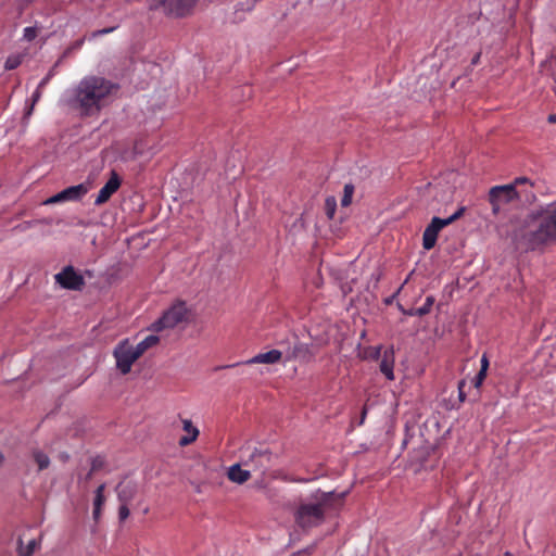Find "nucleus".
<instances>
[{
	"label": "nucleus",
	"mask_w": 556,
	"mask_h": 556,
	"mask_svg": "<svg viewBox=\"0 0 556 556\" xmlns=\"http://www.w3.org/2000/svg\"><path fill=\"white\" fill-rule=\"evenodd\" d=\"M22 61H23V55L12 54V55L8 56V59L5 60L4 68L7 71L15 70L22 64Z\"/></svg>",
	"instance_id": "25"
},
{
	"label": "nucleus",
	"mask_w": 556,
	"mask_h": 556,
	"mask_svg": "<svg viewBox=\"0 0 556 556\" xmlns=\"http://www.w3.org/2000/svg\"><path fill=\"white\" fill-rule=\"evenodd\" d=\"M240 364H241V363H238V364H233V365H226V366H224V368H230V367H235V366H238V365H240Z\"/></svg>",
	"instance_id": "43"
},
{
	"label": "nucleus",
	"mask_w": 556,
	"mask_h": 556,
	"mask_svg": "<svg viewBox=\"0 0 556 556\" xmlns=\"http://www.w3.org/2000/svg\"><path fill=\"white\" fill-rule=\"evenodd\" d=\"M118 89L117 84L103 76L88 75L65 92L63 102L80 116L91 117L113 101Z\"/></svg>",
	"instance_id": "1"
},
{
	"label": "nucleus",
	"mask_w": 556,
	"mask_h": 556,
	"mask_svg": "<svg viewBox=\"0 0 556 556\" xmlns=\"http://www.w3.org/2000/svg\"><path fill=\"white\" fill-rule=\"evenodd\" d=\"M151 141H116L113 147L117 157L123 162L147 163L155 154L156 149Z\"/></svg>",
	"instance_id": "5"
},
{
	"label": "nucleus",
	"mask_w": 556,
	"mask_h": 556,
	"mask_svg": "<svg viewBox=\"0 0 556 556\" xmlns=\"http://www.w3.org/2000/svg\"><path fill=\"white\" fill-rule=\"evenodd\" d=\"M116 492L121 503H130L137 493V485L134 482H122L117 485Z\"/></svg>",
	"instance_id": "17"
},
{
	"label": "nucleus",
	"mask_w": 556,
	"mask_h": 556,
	"mask_svg": "<svg viewBox=\"0 0 556 556\" xmlns=\"http://www.w3.org/2000/svg\"><path fill=\"white\" fill-rule=\"evenodd\" d=\"M36 548H37V541L30 540L25 547H23L22 545L20 546V555L21 556H33Z\"/></svg>",
	"instance_id": "27"
},
{
	"label": "nucleus",
	"mask_w": 556,
	"mask_h": 556,
	"mask_svg": "<svg viewBox=\"0 0 556 556\" xmlns=\"http://www.w3.org/2000/svg\"><path fill=\"white\" fill-rule=\"evenodd\" d=\"M198 0H153L152 9H161L166 15L185 17L191 14Z\"/></svg>",
	"instance_id": "9"
},
{
	"label": "nucleus",
	"mask_w": 556,
	"mask_h": 556,
	"mask_svg": "<svg viewBox=\"0 0 556 556\" xmlns=\"http://www.w3.org/2000/svg\"><path fill=\"white\" fill-rule=\"evenodd\" d=\"M354 186L352 184H345L343 188V197L341 199V205L343 207L349 206L352 203L353 194H354Z\"/></svg>",
	"instance_id": "23"
},
{
	"label": "nucleus",
	"mask_w": 556,
	"mask_h": 556,
	"mask_svg": "<svg viewBox=\"0 0 556 556\" xmlns=\"http://www.w3.org/2000/svg\"><path fill=\"white\" fill-rule=\"evenodd\" d=\"M105 465V460L102 456H96L91 460V472L101 470Z\"/></svg>",
	"instance_id": "28"
},
{
	"label": "nucleus",
	"mask_w": 556,
	"mask_h": 556,
	"mask_svg": "<svg viewBox=\"0 0 556 556\" xmlns=\"http://www.w3.org/2000/svg\"><path fill=\"white\" fill-rule=\"evenodd\" d=\"M51 77H52V74L50 72L46 77H43L41 79V81L39 83L38 87L43 89L48 85V83L50 81Z\"/></svg>",
	"instance_id": "34"
},
{
	"label": "nucleus",
	"mask_w": 556,
	"mask_h": 556,
	"mask_svg": "<svg viewBox=\"0 0 556 556\" xmlns=\"http://www.w3.org/2000/svg\"><path fill=\"white\" fill-rule=\"evenodd\" d=\"M325 213L329 219H332L337 210V200L334 197H327L324 205Z\"/></svg>",
	"instance_id": "24"
},
{
	"label": "nucleus",
	"mask_w": 556,
	"mask_h": 556,
	"mask_svg": "<svg viewBox=\"0 0 556 556\" xmlns=\"http://www.w3.org/2000/svg\"><path fill=\"white\" fill-rule=\"evenodd\" d=\"M270 462L271 453L268 450H255L244 465L252 466L255 471L264 475L269 468Z\"/></svg>",
	"instance_id": "13"
},
{
	"label": "nucleus",
	"mask_w": 556,
	"mask_h": 556,
	"mask_svg": "<svg viewBox=\"0 0 556 556\" xmlns=\"http://www.w3.org/2000/svg\"><path fill=\"white\" fill-rule=\"evenodd\" d=\"M227 477L231 482L242 484L250 479L251 473L249 470L242 469L240 464H233L228 468Z\"/></svg>",
	"instance_id": "19"
},
{
	"label": "nucleus",
	"mask_w": 556,
	"mask_h": 556,
	"mask_svg": "<svg viewBox=\"0 0 556 556\" xmlns=\"http://www.w3.org/2000/svg\"><path fill=\"white\" fill-rule=\"evenodd\" d=\"M480 363H481L480 370L486 372L488 368H489V359L485 354L482 355Z\"/></svg>",
	"instance_id": "33"
},
{
	"label": "nucleus",
	"mask_w": 556,
	"mask_h": 556,
	"mask_svg": "<svg viewBox=\"0 0 556 556\" xmlns=\"http://www.w3.org/2000/svg\"><path fill=\"white\" fill-rule=\"evenodd\" d=\"M366 416H367V405H364L363 409H362V413H361V418H359V421H358V426H362L366 419Z\"/></svg>",
	"instance_id": "35"
},
{
	"label": "nucleus",
	"mask_w": 556,
	"mask_h": 556,
	"mask_svg": "<svg viewBox=\"0 0 556 556\" xmlns=\"http://www.w3.org/2000/svg\"><path fill=\"white\" fill-rule=\"evenodd\" d=\"M94 472H91V469L89 470V472L86 475V480H90L92 478V475Z\"/></svg>",
	"instance_id": "41"
},
{
	"label": "nucleus",
	"mask_w": 556,
	"mask_h": 556,
	"mask_svg": "<svg viewBox=\"0 0 556 556\" xmlns=\"http://www.w3.org/2000/svg\"><path fill=\"white\" fill-rule=\"evenodd\" d=\"M485 377H486V372L479 370V372L477 374V376L473 379V386L476 388H480V386L482 384Z\"/></svg>",
	"instance_id": "31"
},
{
	"label": "nucleus",
	"mask_w": 556,
	"mask_h": 556,
	"mask_svg": "<svg viewBox=\"0 0 556 556\" xmlns=\"http://www.w3.org/2000/svg\"><path fill=\"white\" fill-rule=\"evenodd\" d=\"M33 457H34V460L37 464L39 470H45V469H47L49 467L50 458L43 452H41V451H34L33 452Z\"/></svg>",
	"instance_id": "21"
},
{
	"label": "nucleus",
	"mask_w": 556,
	"mask_h": 556,
	"mask_svg": "<svg viewBox=\"0 0 556 556\" xmlns=\"http://www.w3.org/2000/svg\"><path fill=\"white\" fill-rule=\"evenodd\" d=\"M283 353L279 350H270L268 352L258 353L243 364H277L282 359Z\"/></svg>",
	"instance_id": "15"
},
{
	"label": "nucleus",
	"mask_w": 556,
	"mask_h": 556,
	"mask_svg": "<svg viewBox=\"0 0 556 556\" xmlns=\"http://www.w3.org/2000/svg\"><path fill=\"white\" fill-rule=\"evenodd\" d=\"M415 309L416 308L404 311V314L405 315H409V316H417L416 313H415Z\"/></svg>",
	"instance_id": "39"
},
{
	"label": "nucleus",
	"mask_w": 556,
	"mask_h": 556,
	"mask_svg": "<svg viewBox=\"0 0 556 556\" xmlns=\"http://www.w3.org/2000/svg\"><path fill=\"white\" fill-rule=\"evenodd\" d=\"M41 88L37 87V89L35 90V92L33 93V101L34 102H37L40 97H41Z\"/></svg>",
	"instance_id": "36"
},
{
	"label": "nucleus",
	"mask_w": 556,
	"mask_h": 556,
	"mask_svg": "<svg viewBox=\"0 0 556 556\" xmlns=\"http://www.w3.org/2000/svg\"><path fill=\"white\" fill-rule=\"evenodd\" d=\"M465 384H466L465 380H460L458 382V397H459L460 402H464L466 400V393L464 391Z\"/></svg>",
	"instance_id": "32"
},
{
	"label": "nucleus",
	"mask_w": 556,
	"mask_h": 556,
	"mask_svg": "<svg viewBox=\"0 0 556 556\" xmlns=\"http://www.w3.org/2000/svg\"><path fill=\"white\" fill-rule=\"evenodd\" d=\"M104 491H105V483H102L97 488V490L94 492L92 517L96 522L99 521V519L101 517V513H102V507L105 503Z\"/></svg>",
	"instance_id": "20"
},
{
	"label": "nucleus",
	"mask_w": 556,
	"mask_h": 556,
	"mask_svg": "<svg viewBox=\"0 0 556 556\" xmlns=\"http://www.w3.org/2000/svg\"><path fill=\"white\" fill-rule=\"evenodd\" d=\"M480 56H481V53H480V52H479V53H477V54L472 58V60H471V64H472V65H477V64L479 63V61H480Z\"/></svg>",
	"instance_id": "38"
},
{
	"label": "nucleus",
	"mask_w": 556,
	"mask_h": 556,
	"mask_svg": "<svg viewBox=\"0 0 556 556\" xmlns=\"http://www.w3.org/2000/svg\"><path fill=\"white\" fill-rule=\"evenodd\" d=\"M434 304V298L429 295L426 298V301L422 306L415 309L417 316H425L431 312V308Z\"/></svg>",
	"instance_id": "26"
},
{
	"label": "nucleus",
	"mask_w": 556,
	"mask_h": 556,
	"mask_svg": "<svg viewBox=\"0 0 556 556\" xmlns=\"http://www.w3.org/2000/svg\"><path fill=\"white\" fill-rule=\"evenodd\" d=\"M309 345L300 341H295L285 353V362L301 361L308 362L312 358Z\"/></svg>",
	"instance_id": "14"
},
{
	"label": "nucleus",
	"mask_w": 556,
	"mask_h": 556,
	"mask_svg": "<svg viewBox=\"0 0 556 556\" xmlns=\"http://www.w3.org/2000/svg\"><path fill=\"white\" fill-rule=\"evenodd\" d=\"M399 307L404 313V311H405L404 307H402L401 305Z\"/></svg>",
	"instance_id": "44"
},
{
	"label": "nucleus",
	"mask_w": 556,
	"mask_h": 556,
	"mask_svg": "<svg viewBox=\"0 0 556 556\" xmlns=\"http://www.w3.org/2000/svg\"><path fill=\"white\" fill-rule=\"evenodd\" d=\"M113 29H114L113 27H111V28H103L101 30H98L97 34L98 35H105V34H109V33L113 31Z\"/></svg>",
	"instance_id": "37"
},
{
	"label": "nucleus",
	"mask_w": 556,
	"mask_h": 556,
	"mask_svg": "<svg viewBox=\"0 0 556 556\" xmlns=\"http://www.w3.org/2000/svg\"><path fill=\"white\" fill-rule=\"evenodd\" d=\"M113 354L116 359V367L123 375L128 374L132 364L142 356L137 346L129 344L128 341L121 342Z\"/></svg>",
	"instance_id": "8"
},
{
	"label": "nucleus",
	"mask_w": 556,
	"mask_h": 556,
	"mask_svg": "<svg viewBox=\"0 0 556 556\" xmlns=\"http://www.w3.org/2000/svg\"><path fill=\"white\" fill-rule=\"evenodd\" d=\"M527 228L520 241L528 250H536L556 242V202L540 206L527 216Z\"/></svg>",
	"instance_id": "2"
},
{
	"label": "nucleus",
	"mask_w": 556,
	"mask_h": 556,
	"mask_svg": "<svg viewBox=\"0 0 556 556\" xmlns=\"http://www.w3.org/2000/svg\"><path fill=\"white\" fill-rule=\"evenodd\" d=\"M182 429L187 433L179 439L180 446H187L193 443L199 437V429L192 424L190 419H182Z\"/></svg>",
	"instance_id": "16"
},
{
	"label": "nucleus",
	"mask_w": 556,
	"mask_h": 556,
	"mask_svg": "<svg viewBox=\"0 0 556 556\" xmlns=\"http://www.w3.org/2000/svg\"><path fill=\"white\" fill-rule=\"evenodd\" d=\"M54 280L63 289L73 291H81L86 285L84 276L72 265L65 266L60 273H58L54 276Z\"/></svg>",
	"instance_id": "10"
},
{
	"label": "nucleus",
	"mask_w": 556,
	"mask_h": 556,
	"mask_svg": "<svg viewBox=\"0 0 556 556\" xmlns=\"http://www.w3.org/2000/svg\"><path fill=\"white\" fill-rule=\"evenodd\" d=\"M122 180L118 174L115 170L111 172L110 179L105 182V185L99 190L98 195L96 198L94 204L101 205L110 200V198L121 187Z\"/></svg>",
	"instance_id": "12"
},
{
	"label": "nucleus",
	"mask_w": 556,
	"mask_h": 556,
	"mask_svg": "<svg viewBox=\"0 0 556 556\" xmlns=\"http://www.w3.org/2000/svg\"><path fill=\"white\" fill-rule=\"evenodd\" d=\"M394 367V355L392 350L384 351L382 358L380 361V371L386 376L388 380H394L393 374Z\"/></svg>",
	"instance_id": "18"
},
{
	"label": "nucleus",
	"mask_w": 556,
	"mask_h": 556,
	"mask_svg": "<svg viewBox=\"0 0 556 556\" xmlns=\"http://www.w3.org/2000/svg\"><path fill=\"white\" fill-rule=\"evenodd\" d=\"M88 192V188L84 184L68 187L61 192L47 199L43 204H55L67 201H78Z\"/></svg>",
	"instance_id": "11"
},
{
	"label": "nucleus",
	"mask_w": 556,
	"mask_h": 556,
	"mask_svg": "<svg viewBox=\"0 0 556 556\" xmlns=\"http://www.w3.org/2000/svg\"><path fill=\"white\" fill-rule=\"evenodd\" d=\"M190 312L185 301L176 300L163 312L161 317L151 325L150 329L154 332L173 329L182 323H187L190 317Z\"/></svg>",
	"instance_id": "6"
},
{
	"label": "nucleus",
	"mask_w": 556,
	"mask_h": 556,
	"mask_svg": "<svg viewBox=\"0 0 556 556\" xmlns=\"http://www.w3.org/2000/svg\"><path fill=\"white\" fill-rule=\"evenodd\" d=\"M159 342V337L154 334H150L146 337L142 341H140L136 346L140 351V353L143 355V353L154 346Z\"/></svg>",
	"instance_id": "22"
},
{
	"label": "nucleus",
	"mask_w": 556,
	"mask_h": 556,
	"mask_svg": "<svg viewBox=\"0 0 556 556\" xmlns=\"http://www.w3.org/2000/svg\"><path fill=\"white\" fill-rule=\"evenodd\" d=\"M37 34L38 31L36 27H25L23 31V38L27 41H33L37 37Z\"/></svg>",
	"instance_id": "29"
},
{
	"label": "nucleus",
	"mask_w": 556,
	"mask_h": 556,
	"mask_svg": "<svg viewBox=\"0 0 556 556\" xmlns=\"http://www.w3.org/2000/svg\"><path fill=\"white\" fill-rule=\"evenodd\" d=\"M547 119H548L549 123L555 124L556 123V114L548 115Z\"/></svg>",
	"instance_id": "40"
},
{
	"label": "nucleus",
	"mask_w": 556,
	"mask_h": 556,
	"mask_svg": "<svg viewBox=\"0 0 556 556\" xmlns=\"http://www.w3.org/2000/svg\"><path fill=\"white\" fill-rule=\"evenodd\" d=\"M4 462V455L0 452V467L2 466Z\"/></svg>",
	"instance_id": "42"
},
{
	"label": "nucleus",
	"mask_w": 556,
	"mask_h": 556,
	"mask_svg": "<svg viewBox=\"0 0 556 556\" xmlns=\"http://www.w3.org/2000/svg\"><path fill=\"white\" fill-rule=\"evenodd\" d=\"M344 496L345 493L316 491L309 500H302L298 504L293 514L295 525L304 531L320 526L331 510L342 506Z\"/></svg>",
	"instance_id": "3"
},
{
	"label": "nucleus",
	"mask_w": 556,
	"mask_h": 556,
	"mask_svg": "<svg viewBox=\"0 0 556 556\" xmlns=\"http://www.w3.org/2000/svg\"><path fill=\"white\" fill-rule=\"evenodd\" d=\"M533 184L527 177H517L511 184L494 186L489 190L488 200L493 215H498L503 206L521 199L529 200L533 193L528 190Z\"/></svg>",
	"instance_id": "4"
},
{
	"label": "nucleus",
	"mask_w": 556,
	"mask_h": 556,
	"mask_svg": "<svg viewBox=\"0 0 556 556\" xmlns=\"http://www.w3.org/2000/svg\"><path fill=\"white\" fill-rule=\"evenodd\" d=\"M466 211L465 206L458 207V210L447 218L433 217L431 223L426 227L422 235V247L426 250L432 249L438 239L440 230L444 227L453 224L455 220L460 218Z\"/></svg>",
	"instance_id": "7"
},
{
	"label": "nucleus",
	"mask_w": 556,
	"mask_h": 556,
	"mask_svg": "<svg viewBox=\"0 0 556 556\" xmlns=\"http://www.w3.org/2000/svg\"><path fill=\"white\" fill-rule=\"evenodd\" d=\"M127 505L128 503H121V506L118 508L119 521H125L129 517L130 511Z\"/></svg>",
	"instance_id": "30"
}]
</instances>
